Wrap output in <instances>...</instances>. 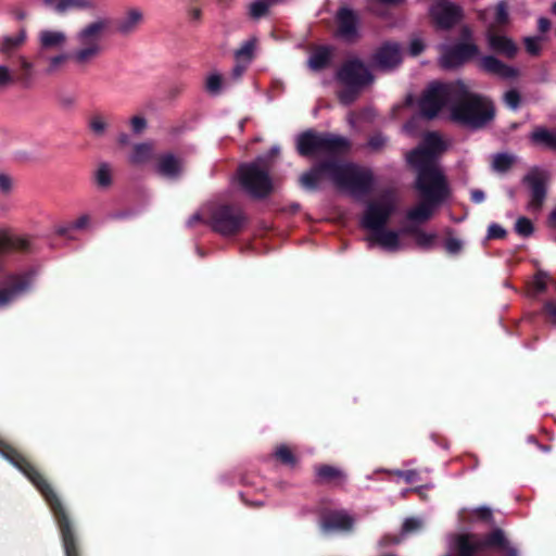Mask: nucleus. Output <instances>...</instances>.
Masks as SVG:
<instances>
[{"instance_id":"obj_1","label":"nucleus","mask_w":556,"mask_h":556,"mask_svg":"<svg viewBox=\"0 0 556 556\" xmlns=\"http://www.w3.org/2000/svg\"><path fill=\"white\" fill-rule=\"evenodd\" d=\"M445 149L443 139L429 132L421 146L407 154V162L417 170L416 188L421 195V201L407 211L406 217L412 223L429 220L437 207L450 198L446 179L435 162Z\"/></svg>"},{"instance_id":"obj_2","label":"nucleus","mask_w":556,"mask_h":556,"mask_svg":"<svg viewBox=\"0 0 556 556\" xmlns=\"http://www.w3.org/2000/svg\"><path fill=\"white\" fill-rule=\"evenodd\" d=\"M419 106L421 114L427 117H433L447 110L453 121L472 128L484 126L494 116L491 101L471 92L462 81L431 84L425 91Z\"/></svg>"},{"instance_id":"obj_3","label":"nucleus","mask_w":556,"mask_h":556,"mask_svg":"<svg viewBox=\"0 0 556 556\" xmlns=\"http://www.w3.org/2000/svg\"><path fill=\"white\" fill-rule=\"evenodd\" d=\"M395 207L396 200L391 193L381 195L368 205L363 217V226L372 231L367 238L370 247L377 244L389 252H397L408 247V242L404 239V230L382 228Z\"/></svg>"},{"instance_id":"obj_4","label":"nucleus","mask_w":556,"mask_h":556,"mask_svg":"<svg viewBox=\"0 0 556 556\" xmlns=\"http://www.w3.org/2000/svg\"><path fill=\"white\" fill-rule=\"evenodd\" d=\"M3 453L5 457L9 458L12 462V464L16 466L31 481V483L38 489V491L45 497L46 502L49 504L61 531L65 555L78 556L75 538L68 516L51 485L46 481V479L40 475V472H38L16 451H14L13 448H8Z\"/></svg>"},{"instance_id":"obj_5","label":"nucleus","mask_w":556,"mask_h":556,"mask_svg":"<svg viewBox=\"0 0 556 556\" xmlns=\"http://www.w3.org/2000/svg\"><path fill=\"white\" fill-rule=\"evenodd\" d=\"M323 180H329L352 193H358L368 189L371 174L352 164L333 162L315 167L301 176V184L306 188H314Z\"/></svg>"},{"instance_id":"obj_6","label":"nucleus","mask_w":556,"mask_h":556,"mask_svg":"<svg viewBox=\"0 0 556 556\" xmlns=\"http://www.w3.org/2000/svg\"><path fill=\"white\" fill-rule=\"evenodd\" d=\"M106 18L92 21L75 34V49L72 53V61L78 67H87L93 63L102 53V41L109 29Z\"/></svg>"},{"instance_id":"obj_7","label":"nucleus","mask_w":556,"mask_h":556,"mask_svg":"<svg viewBox=\"0 0 556 556\" xmlns=\"http://www.w3.org/2000/svg\"><path fill=\"white\" fill-rule=\"evenodd\" d=\"M493 547L502 548L507 556H517L515 548L509 547L501 530H495L486 538L475 534H459L453 541V549L457 556H490Z\"/></svg>"},{"instance_id":"obj_8","label":"nucleus","mask_w":556,"mask_h":556,"mask_svg":"<svg viewBox=\"0 0 556 556\" xmlns=\"http://www.w3.org/2000/svg\"><path fill=\"white\" fill-rule=\"evenodd\" d=\"M268 167L263 157L239 167L238 179L240 186L251 197L264 198L275 189V184L268 175Z\"/></svg>"},{"instance_id":"obj_9","label":"nucleus","mask_w":556,"mask_h":556,"mask_svg":"<svg viewBox=\"0 0 556 556\" xmlns=\"http://www.w3.org/2000/svg\"><path fill=\"white\" fill-rule=\"evenodd\" d=\"M371 75L365 65L357 60L348 61L338 73V80L342 86L339 99L342 103L352 102L361 87L371 81Z\"/></svg>"},{"instance_id":"obj_10","label":"nucleus","mask_w":556,"mask_h":556,"mask_svg":"<svg viewBox=\"0 0 556 556\" xmlns=\"http://www.w3.org/2000/svg\"><path fill=\"white\" fill-rule=\"evenodd\" d=\"M348 149V140L334 135L306 132L298 139V150L302 155H334Z\"/></svg>"},{"instance_id":"obj_11","label":"nucleus","mask_w":556,"mask_h":556,"mask_svg":"<svg viewBox=\"0 0 556 556\" xmlns=\"http://www.w3.org/2000/svg\"><path fill=\"white\" fill-rule=\"evenodd\" d=\"M211 222L216 231L232 235L242 228L245 218L238 208L220 206L213 212Z\"/></svg>"},{"instance_id":"obj_12","label":"nucleus","mask_w":556,"mask_h":556,"mask_svg":"<svg viewBox=\"0 0 556 556\" xmlns=\"http://www.w3.org/2000/svg\"><path fill=\"white\" fill-rule=\"evenodd\" d=\"M525 181L530 188L528 210L531 212H539L542 208L546 197V186L549 181V174L544 169L534 168L529 172Z\"/></svg>"},{"instance_id":"obj_13","label":"nucleus","mask_w":556,"mask_h":556,"mask_svg":"<svg viewBox=\"0 0 556 556\" xmlns=\"http://www.w3.org/2000/svg\"><path fill=\"white\" fill-rule=\"evenodd\" d=\"M429 13L434 25L441 29H448L463 18L462 8L447 1L432 5Z\"/></svg>"},{"instance_id":"obj_14","label":"nucleus","mask_w":556,"mask_h":556,"mask_svg":"<svg viewBox=\"0 0 556 556\" xmlns=\"http://www.w3.org/2000/svg\"><path fill=\"white\" fill-rule=\"evenodd\" d=\"M477 53L478 48L472 42H465L454 48L443 46L441 48L440 64L444 68H453L477 55Z\"/></svg>"},{"instance_id":"obj_15","label":"nucleus","mask_w":556,"mask_h":556,"mask_svg":"<svg viewBox=\"0 0 556 556\" xmlns=\"http://www.w3.org/2000/svg\"><path fill=\"white\" fill-rule=\"evenodd\" d=\"M68 42V36L64 30L45 28L38 33L39 53L63 51Z\"/></svg>"},{"instance_id":"obj_16","label":"nucleus","mask_w":556,"mask_h":556,"mask_svg":"<svg viewBox=\"0 0 556 556\" xmlns=\"http://www.w3.org/2000/svg\"><path fill=\"white\" fill-rule=\"evenodd\" d=\"M402 60L400 47L396 43H383L374 54L372 64L376 68L388 71L400 64Z\"/></svg>"},{"instance_id":"obj_17","label":"nucleus","mask_w":556,"mask_h":556,"mask_svg":"<svg viewBox=\"0 0 556 556\" xmlns=\"http://www.w3.org/2000/svg\"><path fill=\"white\" fill-rule=\"evenodd\" d=\"M154 169L165 178L176 179L184 170V162L173 153H164L156 159Z\"/></svg>"},{"instance_id":"obj_18","label":"nucleus","mask_w":556,"mask_h":556,"mask_svg":"<svg viewBox=\"0 0 556 556\" xmlns=\"http://www.w3.org/2000/svg\"><path fill=\"white\" fill-rule=\"evenodd\" d=\"M489 47L509 59L515 58L518 48L514 40L505 35H497L495 31H486Z\"/></svg>"},{"instance_id":"obj_19","label":"nucleus","mask_w":556,"mask_h":556,"mask_svg":"<svg viewBox=\"0 0 556 556\" xmlns=\"http://www.w3.org/2000/svg\"><path fill=\"white\" fill-rule=\"evenodd\" d=\"M480 66L488 73L496 75L504 79H514L519 75V71L509 66L494 56H484L480 61Z\"/></svg>"},{"instance_id":"obj_20","label":"nucleus","mask_w":556,"mask_h":556,"mask_svg":"<svg viewBox=\"0 0 556 556\" xmlns=\"http://www.w3.org/2000/svg\"><path fill=\"white\" fill-rule=\"evenodd\" d=\"M357 20L349 9H341L338 13V33L346 39L352 40L357 36Z\"/></svg>"},{"instance_id":"obj_21","label":"nucleus","mask_w":556,"mask_h":556,"mask_svg":"<svg viewBox=\"0 0 556 556\" xmlns=\"http://www.w3.org/2000/svg\"><path fill=\"white\" fill-rule=\"evenodd\" d=\"M143 22L141 10L132 8L127 10L117 21V31L122 35H129L138 29Z\"/></svg>"},{"instance_id":"obj_22","label":"nucleus","mask_w":556,"mask_h":556,"mask_svg":"<svg viewBox=\"0 0 556 556\" xmlns=\"http://www.w3.org/2000/svg\"><path fill=\"white\" fill-rule=\"evenodd\" d=\"M352 518L343 511H336L326 516L321 527L325 532L332 530H349L352 527Z\"/></svg>"},{"instance_id":"obj_23","label":"nucleus","mask_w":556,"mask_h":556,"mask_svg":"<svg viewBox=\"0 0 556 556\" xmlns=\"http://www.w3.org/2000/svg\"><path fill=\"white\" fill-rule=\"evenodd\" d=\"M45 4L58 14L90 7L89 0H43Z\"/></svg>"},{"instance_id":"obj_24","label":"nucleus","mask_w":556,"mask_h":556,"mask_svg":"<svg viewBox=\"0 0 556 556\" xmlns=\"http://www.w3.org/2000/svg\"><path fill=\"white\" fill-rule=\"evenodd\" d=\"M28 247L29 243L27 239L14 236L8 229H0V252L26 250Z\"/></svg>"},{"instance_id":"obj_25","label":"nucleus","mask_w":556,"mask_h":556,"mask_svg":"<svg viewBox=\"0 0 556 556\" xmlns=\"http://www.w3.org/2000/svg\"><path fill=\"white\" fill-rule=\"evenodd\" d=\"M154 157V147L152 143L142 142L132 147L129 155V162L134 165H142Z\"/></svg>"},{"instance_id":"obj_26","label":"nucleus","mask_w":556,"mask_h":556,"mask_svg":"<svg viewBox=\"0 0 556 556\" xmlns=\"http://www.w3.org/2000/svg\"><path fill=\"white\" fill-rule=\"evenodd\" d=\"M508 22H509L508 5L505 1H501L494 8V17H493V21H491L488 24L486 31H495V29L508 24Z\"/></svg>"},{"instance_id":"obj_27","label":"nucleus","mask_w":556,"mask_h":556,"mask_svg":"<svg viewBox=\"0 0 556 556\" xmlns=\"http://www.w3.org/2000/svg\"><path fill=\"white\" fill-rule=\"evenodd\" d=\"M330 58L331 49L328 47H319L312 52L308 59V66L314 71L321 70L328 64Z\"/></svg>"},{"instance_id":"obj_28","label":"nucleus","mask_w":556,"mask_h":556,"mask_svg":"<svg viewBox=\"0 0 556 556\" xmlns=\"http://www.w3.org/2000/svg\"><path fill=\"white\" fill-rule=\"evenodd\" d=\"M70 59H72V54L60 51V53L49 56L47 59L46 73L48 75H53L61 72L68 63Z\"/></svg>"},{"instance_id":"obj_29","label":"nucleus","mask_w":556,"mask_h":556,"mask_svg":"<svg viewBox=\"0 0 556 556\" xmlns=\"http://www.w3.org/2000/svg\"><path fill=\"white\" fill-rule=\"evenodd\" d=\"M531 139L535 143L556 150V132L554 131L539 128L531 134Z\"/></svg>"},{"instance_id":"obj_30","label":"nucleus","mask_w":556,"mask_h":556,"mask_svg":"<svg viewBox=\"0 0 556 556\" xmlns=\"http://www.w3.org/2000/svg\"><path fill=\"white\" fill-rule=\"evenodd\" d=\"M94 180L101 188H109L113 181V169L108 163H100L94 170Z\"/></svg>"},{"instance_id":"obj_31","label":"nucleus","mask_w":556,"mask_h":556,"mask_svg":"<svg viewBox=\"0 0 556 556\" xmlns=\"http://www.w3.org/2000/svg\"><path fill=\"white\" fill-rule=\"evenodd\" d=\"M412 233L414 236L416 244L421 249H432L437 243L438 236L435 232L425 230H413Z\"/></svg>"},{"instance_id":"obj_32","label":"nucleus","mask_w":556,"mask_h":556,"mask_svg":"<svg viewBox=\"0 0 556 556\" xmlns=\"http://www.w3.org/2000/svg\"><path fill=\"white\" fill-rule=\"evenodd\" d=\"M257 46V39L252 37L244 41L236 51L235 55L238 61L250 62L254 55Z\"/></svg>"},{"instance_id":"obj_33","label":"nucleus","mask_w":556,"mask_h":556,"mask_svg":"<svg viewBox=\"0 0 556 556\" xmlns=\"http://www.w3.org/2000/svg\"><path fill=\"white\" fill-rule=\"evenodd\" d=\"M88 126L93 135L100 137L103 136L109 128V121L102 114L96 113L90 116Z\"/></svg>"},{"instance_id":"obj_34","label":"nucleus","mask_w":556,"mask_h":556,"mask_svg":"<svg viewBox=\"0 0 556 556\" xmlns=\"http://www.w3.org/2000/svg\"><path fill=\"white\" fill-rule=\"evenodd\" d=\"M26 283H15L10 289L0 291V307L8 304L26 289Z\"/></svg>"},{"instance_id":"obj_35","label":"nucleus","mask_w":556,"mask_h":556,"mask_svg":"<svg viewBox=\"0 0 556 556\" xmlns=\"http://www.w3.org/2000/svg\"><path fill=\"white\" fill-rule=\"evenodd\" d=\"M223 87V76L216 72L210 73L205 78V89L211 94H217Z\"/></svg>"},{"instance_id":"obj_36","label":"nucleus","mask_w":556,"mask_h":556,"mask_svg":"<svg viewBox=\"0 0 556 556\" xmlns=\"http://www.w3.org/2000/svg\"><path fill=\"white\" fill-rule=\"evenodd\" d=\"M274 1L256 0L250 4V15L253 18H260L267 14L270 3Z\"/></svg>"},{"instance_id":"obj_37","label":"nucleus","mask_w":556,"mask_h":556,"mask_svg":"<svg viewBox=\"0 0 556 556\" xmlns=\"http://www.w3.org/2000/svg\"><path fill=\"white\" fill-rule=\"evenodd\" d=\"M514 159L507 154H497L493 157L492 167L496 172H506L513 164Z\"/></svg>"},{"instance_id":"obj_38","label":"nucleus","mask_w":556,"mask_h":556,"mask_svg":"<svg viewBox=\"0 0 556 556\" xmlns=\"http://www.w3.org/2000/svg\"><path fill=\"white\" fill-rule=\"evenodd\" d=\"M14 186H15V182H14V179L12 176H10L5 173H0V194L1 195H4V197L10 195L14 190Z\"/></svg>"},{"instance_id":"obj_39","label":"nucleus","mask_w":556,"mask_h":556,"mask_svg":"<svg viewBox=\"0 0 556 556\" xmlns=\"http://www.w3.org/2000/svg\"><path fill=\"white\" fill-rule=\"evenodd\" d=\"M525 47L529 54L539 55L542 49V39L539 37L525 38Z\"/></svg>"},{"instance_id":"obj_40","label":"nucleus","mask_w":556,"mask_h":556,"mask_svg":"<svg viewBox=\"0 0 556 556\" xmlns=\"http://www.w3.org/2000/svg\"><path fill=\"white\" fill-rule=\"evenodd\" d=\"M515 229L519 235L523 237H528L533 232L532 223L526 217H520L517 219Z\"/></svg>"},{"instance_id":"obj_41","label":"nucleus","mask_w":556,"mask_h":556,"mask_svg":"<svg viewBox=\"0 0 556 556\" xmlns=\"http://www.w3.org/2000/svg\"><path fill=\"white\" fill-rule=\"evenodd\" d=\"M317 476L323 480H332L342 477V473L340 470L331 466H323L318 468Z\"/></svg>"},{"instance_id":"obj_42","label":"nucleus","mask_w":556,"mask_h":556,"mask_svg":"<svg viewBox=\"0 0 556 556\" xmlns=\"http://www.w3.org/2000/svg\"><path fill=\"white\" fill-rule=\"evenodd\" d=\"M14 83L13 72L5 65H0V87L4 88Z\"/></svg>"},{"instance_id":"obj_43","label":"nucleus","mask_w":556,"mask_h":556,"mask_svg":"<svg viewBox=\"0 0 556 556\" xmlns=\"http://www.w3.org/2000/svg\"><path fill=\"white\" fill-rule=\"evenodd\" d=\"M276 457L282 462L283 464H293L294 463V457L292 455V452L290 451L289 447L285 446V445H281L279 446L277 450H276V453H275Z\"/></svg>"},{"instance_id":"obj_44","label":"nucleus","mask_w":556,"mask_h":556,"mask_svg":"<svg viewBox=\"0 0 556 556\" xmlns=\"http://www.w3.org/2000/svg\"><path fill=\"white\" fill-rule=\"evenodd\" d=\"M25 40V34L21 33L16 36L7 37L3 41V50H10L14 47L22 45Z\"/></svg>"},{"instance_id":"obj_45","label":"nucleus","mask_w":556,"mask_h":556,"mask_svg":"<svg viewBox=\"0 0 556 556\" xmlns=\"http://www.w3.org/2000/svg\"><path fill=\"white\" fill-rule=\"evenodd\" d=\"M548 276L545 273H538L533 280V287L536 291H544L548 283Z\"/></svg>"},{"instance_id":"obj_46","label":"nucleus","mask_w":556,"mask_h":556,"mask_svg":"<svg viewBox=\"0 0 556 556\" xmlns=\"http://www.w3.org/2000/svg\"><path fill=\"white\" fill-rule=\"evenodd\" d=\"M504 101L510 109H516L520 101V96L516 90H509L504 96Z\"/></svg>"},{"instance_id":"obj_47","label":"nucleus","mask_w":556,"mask_h":556,"mask_svg":"<svg viewBox=\"0 0 556 556\" xmlns=\"http://www.w3.org/2000/svg\"><path fill=\"white\" fill-rule=\"evenodd\" d=\"M425 49V43L422 41L421 38L419 37H414L412 40H410V43H409V53L412 55H418L419 53H421Z\"/></svg>"},{"instance_id":"obj_48","label":"nucleus","mask_w":556,"mask_h":556,"mask_svg":"<svg viewBox=\"0 0 556 556\" xmlns=\"http://www.w3.org/2000/svg\"><path fill=\"white\" fill-rule=\"evenodd\" d=\"M90 223H91V218L89 215L85 214V215H81L79 216L78 218H76L73 224H72V228L73 229H86L90 226Z\"/></svg>"},{"instance_id":"obj_49","label":"nucleus","mask_w":556,"mask_h":556,"mask_svg":"<svg viewBox=\"0 0 556 556\" xmlns=\"http://www.w3.org/2000/svg\"><path fill=\"white\" fill-rule=\"evenodd\" d=\"M130 126H131V129H132L134 132L140 134L141 131L144 130V128L147 126V122L141 116H134L130 119Z\"/></svg>"},{"instance_id":"obj_50","label":"nucleus","mask_w":556,"mask_h":556,"mask_svg":"<svg viewBox=\"0 0 556 556\" xmlns=\"http://www.w3.org/2000/svg\"><path fill=\"white\" fill-rule=\"evenodd\" d=\"M421 527V521L416 518L406 519L403 525V531L408 533L415 531Z\"/></svg>"},{"instance_id":"obj_51","label":"nucleus","mask_w":556,"mask_h":556,"mask_svg":"<svg viewBox=\"0 0 556 556\" xmlns=\"http://www.w3.org/2000/svg\"><path fill=\"white\" fill-rule=\"evenodd\" d=\"M445 248L450 253H457L462 249V242L457 239H448L445 243Z\"/></svg>"},{"instance_id":"obj_52","label":"nucleus","mask_w":556,"mask_h":556,"mask_svg":"<svg viewBox=\"0 0 556 556\" xmlns=\"http://www.w3.org/2000/svg\"><path fill=\"white\" fill-rule=\"evenodd\" d=\"M488 232L490 238H503L505 236V230L498 225H491Z\"/></svg>"},{"instance_id":"obj_53","label":"nucleus","mask_w":556,"mask_h":556,"mask_svg":"<svg viewBox=\"0 0 556 556\" xmlns=\"http://www.w3.org/2000/svg\"><path fill=\"white\" fill-rule=\"evenodd\" d=\"M545 313L548 316L549 320L556 325V304L547 303L545 305Z\"/></svg>"},{"instance_id":"obj_54","label":"nucleus","mask_w":556,"mask_h":556,"mask_svg":"<svg viewBox=\"0 0 556 556\" xmlns=\"http://www.w3.org/2000/svg\"><path fill=\"white\" fill-rule=\"evenodd\" d=\"M471 200L476 203H481L484 201V192L481 190H472L471 191Z\"/></svg>"},{"instance_id":"obj_55","label":"nucleus","mask_w":556,"mask_h":556,"mask_svg":"<svg viewBox=\"0 0 556 556\" xmlns=\"http://www.w3.org/2000/svg\"><path fill=\"white\" fill-rule=\"evenodd\" d=\"M538 26H539L540 31L546 33L551 27V23L547 18L541 17L539 20Z\"/></svg>"},{"instance_id":"obj_56","label":"nucleus","mask_w":556,"mask_h":556,"mask_svg":"<svg viewBox=\"0 0 556 556\" xmlns=\"http://www.w3.org/2000/svg\"><path fill=\"white\" fill-rule=\"evenodd\" d=\"M476 514L482 518V519H490L491 518V510L489 508H485V507H481V508H478L476 510Z\"/></svg>"},{"instance_id":"obj_57","label":"nucleus","mask_w":556,"mask_h":556,"mask_svg":"<svg viewBox=\"0 0 556 556\" xmlns=\"http://www.w3.org/2000/svg\"><path fill=\"white\" fill-rule=\"evenodd\" d=\"M396 475L405 479L407 482H410L415 477V471H396Z\"/></svg>"},{"instance_id":"obj_58","label":"nucleus","mask_w":556,"mask_h":556,"mask_svg":"<svg viewBox=\"0 0 556 556\" xmlns=\"http://www.w3.org/2000/svg\"><path fill=\"white\" fill-rule=\"evenodd\" d=\"M243 71H244V66L237 65V66L233 68V71H232V75H233V77H235L236 79H238V78L242 75Z\"/></svg>"},{"instance_id":"obj_59","label":"nucleus","mask_w":556,"mask_h":556,"mask_svg":"<svg viewBox=\"0 0 556 556\" xmlns=\"http://www.w3.org/2000/svg\"><path fill=\"white\" fill-rule=\"evenodd\" d=\"M548 223L551 226L556 227V207L551 212Z\"/></svg>"},{"instance_id":"obj_60","label":"nucleus","mask_w":556,"mask_h":556,"mask_svg":"<svg viewBox=\"0 0 556 556\" xmlns=\"http://www.w3.org/2000/svg\"><path fill=\"white\" fill-rule=\"evenodd\" d=\"M383 142H384V141H383V139H379V140H377V139H372V140L370 141V146H371L374 149H378L380 146H382V144H383Z\"/></svg>"},{"instance_id":"obj_61","label":"nucleus","mask_w":556,"mask_h":556,"mask_svg":"<svg viewBox=\"0 0 556 556\" xmlns=\"http://www.w3.org/2000/svg\"><path fill=\"white\" fill-rule=\"evenodd\" d=\"M463 34H464L465 37H469L471 35V31H470V29L468 27H465L463 29Z\"/></svg>"},{"instance_id":"obj_62","label":"nucleus","mask_w":556,"mask_h":556,"mask_svg":"<svg viewBox=\"0 0 556 556\" xmlns=\"http://www.w3.org/2000/svg\"><path fill=\"white\" fill-rule=\"evenodd\" d=\"M201 217L199 215H194L191 219H190V224L194 223L195 220H199Z\"/></svg>"},{"instance_id":"obj_63","label":"nucleus","mask_w":556,"mask_h":556,"mask_svg":"<svg viewBox=\"0 0 556 556\" xmlns=\"http://www.w3.org/2000/svg\"><path fill=\"white\" fill-rule=\"evenodd\" d=\"M278 152H279L278 148H273L270 151L271 155H276V154H278Z\"/></svg>"},{"instance_id":"obj_64","label":"nucleus","mask_w":556,"mask_h":556,"mask_svg":"<svg viewBox=\"0 0 556 556\" xmlns=\"http://www.w3.org/2000/svg\"><path fill=\"white\" fill-rule=\"evenodd\" d=\"M552 12H553L554 14H556V3H554V4L552 5Z\"/></svg>"}]
</instances>
